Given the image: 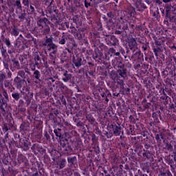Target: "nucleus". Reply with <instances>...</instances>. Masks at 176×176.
<instances>
[{
	"mask_svg": "<svg viewBox=\"0 0 176 176\" xmlns=\"http://www.w3.org/2000/svg\"><path fill=\"white\" fill-rule=\"evenodd\" d=\"M118 74L122 78V79H120L118 76H115V74H112L111 78L114 82L123 86V83H124V80L126 78V76H127V70L125 68L120 69L118 70Z\"/></svg>",
	"mask_w": 176,
	"mask_h": 176,
	"instance_id": "nucleus-1",
	"label": "nucleus"
},
{
	"mask_svg": "<svg viewBox=\"0 0 176 176\" xmlns=\"http://www.w3.org/2000/svg\"><path fill=\"white\" fill-rule=\"evenodd\" d=\"M134 6L138 10H141V9H145L146 6L142 3V0H137L134 3Z\"/></svg>",
	"mask_w": 176,
	"mask_h": 176,
	"instance_id": "nucleus-2",
	"label": "nucleus"
},
{
	"mask_svg": "<svg viewBox=\"0 0 176 176\" xmlns=\"http://www.w3.org/2000/svg\"><path fill=\"white\" fill-rule=\"evenodd\" d=\"M129 47L131 50H135V48L137 47V41H135V39L132 38L130 40Z\"/></svg>",
	"mask_w": 176,
	"mask_h": 176,
	"instance_id": "nucleus-3",
	"label": "nucleus"
},
{
	"mask_svg": "<svg viewBox=\"0 0 176 176\" xmlns=\"http://www.w3.org/2000/svg\"><path fill=\"white\" fill-rule=\"evenodd\" d=\"M113 130L114 135H116V137L120 135V128L119 126H116L115 128H113Z\"/></svg>",
	"mask_w": 176,
	"mask_h": 176,
	"instance_id": "nucleus-4",
	"label": "nucleus"
},
{
	"mask_svg": "<svg viewBox=\"0 0 176 176\" xmlns=\"http://www.w3.org/2000/svg\"><path fill=\"white\" fill-rule=\"evenodd\" d=\"M65 78H63V82H68L69 80H71V78H72V74H68L67 73L64 74Z\"/></svg>",
	"mask_w": 176,
	"mask_h": 176,
	"instance_id": "nucleus-5",
	"label": "nucleus"
},
{
	"mask_svg": "<svg viewBox=\"0 0 176 176\" xmlns=\"http://www.w3.org/2000/svg\"><path fill=\"white\" fill-rule=\"evenodd\" d=\"M67 166V160H60L59 163V167L60 168H64Z\"/></svg>",
	"mask_w": 176,
	"mask_h": 176,
	"instance_id": "nucleus-6",
	"label": "nucleus"
},
{
	"mask_svg": "<svg viewBox=\"0 0 176 176\" xmlns=\"http://www.w3.org/2000/svg\"><path fill=\"white\" fill-rule=\"evenodd\" d=\"M67 162L68 163H72V164H74V163L76 162V157H69L67 158Z\"/></svg>",
	"mask_w": 176,
	"mask_h": 176,
	"instance_id": "nucleus-7",
	"label": "nucleus"
},
{
	"mask_svg": "<svg viewBox=\"0 0 176 176\" xmlns=\"http://www.w3.org/2000/svg\"><path fill=\"white\" fill-rule=\"evenodd\" d=\"M52 45V38H47L44 43V46H50Z\"/></svg>",
	"mask_w": 176,
	"mask_h": 176,
	"instance_id": "nucleus-8",
	"label": "nucleus"
},
{
	"mask_svg": "<svg viewBox=\"0 0 176 176\" xmlns=\"http://www.w3.org/2000/svg\"><path fill=\"white\" fill-rule=\"evenodd\" d=\"M76 67H79L82 65V58H78V61L74 63Z\"/></svg>",
	"mask_w": 176,
	"mask_h": 176,
	"instance_id": "nucleus-9",
	"label": "nucleus"
},
{
	"mask_svg": "<svg viewBox=\"0 0 176 176\" xmlns=\"http://www.w3.org/2000/svg\"><path fill=\"white\" fill-rule=\"evenodd\" d=\"M155 140L157 141V142H160V141H162V140H163V135H156Z\"/></svg>",
	"mask_w": 176,
	"mask_h": 176,
	"instance_id": "nucleus-10",
	"label": "nucleus"
},
{
	"mask_svg": "<svg viewBox=\"0 0 176 176\" xmlns=\"http://www.w3.org/2000/svg\"><path fill=\"white\" fill-rule=\"evenodd\" d=\"M171 9H174V8H173V6H168L166 7V12L167 16H168V12H171Z\"/></svg>",
	"mask_w": 176,
	"mask_h": 176,
	"instance_id": "nucleus-11",
	"label": "nucleus"
},
{
	"mask_svg": "<svg viewBox=\"0 0 176 176\" xmlns=\"http://www.w3.org/2000/svg\"><path fill=\"white\" fill-rule=\"evenodd\" d=\"M34 76L36 78V79H39L40 73L39 71H35L34 73Z\"/></svg>",
	"mask_w": 176,
	"mask_h": 176,
	"instance_id": "nucleus-12",
	"label": "nucleus"
},
{
	"mask_svg": "<svg viewBox=\"0 0 176 176\" xmlns=\"http://www.w3.org/2000/svg\"><path fill=\"white\" fill-rule=\"evenodd\" d=\"M13 98H15V100H19L20 98V95L19 94H12Z\"/></svg>",
	"mask_w": 176,
	"mask_h": 176,
	"instance_id": "nucleus-13",
	"label": "nucleus"
},
{
	"mask_svg": "<svg viewBox=\"0 0 176 176\" xmlns=\"http://www.w3.org/2000/svg\"><path fill=\"white\" fill-rule=\"evenodd\" d=\"M60 45H65V38H62L60 41H59Z\"/></svg>",
	"mask_w": 176,
	"mask_h": 176,
	"instance_id": "nucleus-14",
	"label": "nucleus"
},
{
	"mask_svg": "<svg viewBox=\"0 0 176 176\" xmlns=\"http://www.w3.org/2000/svg\"><path fill=\"white\" fill-rule=\"evenodd\" d=\"M50 46L51 49H53L54 50H56V49H57V46H56V45L54 44H51Z\"/></svg>",
	"mask_w": 176,
	"mask_h": 176,
	"instance_id": "nucleus-15",
	"label": "nucleus"
},
{
	"mask_svg": "<svg viewBox=\"0 0 176 176\" xmlns=\"http://www.w3.org/2000/svg\"><path fill=\"white\" fill-rule=\"evenodd\" d=\"M5 43L7 46H10V41L8 39L5 40Z\"/></svg>",
	"mask_w": 176,
	"mask_h": 176,
	"instance_id": "nucleus-16",
	"label": "nucleus"
},
{
	"mask_svg": "<svg viewBox=\"0 0 176 176\" xmlns=\"http://www.w3.org/2000/svg\"><path fill=\"white\" fill-rule=\"evenodd\" d=\"M16 6H17L18 8H21V6H20V5H21V3H20L19 1H17L16 3Z\"/></svg>",
	"mask_w": 176,
	"mask_h": 176,
	"instance_id": "nucleus-17",
	"label": "nucleus"
},
{
	"mask_svg": "<svg viewBox=\"0 0 176 176\" xmlns=\"http://www.w3.org/2000/svg\"><path fill=\"white\" fill-rule=\"evenodd\" d=\"M85 8H89V6H90V3L86 2V1H85Z\"/></svg>",
	"mask_w": 176,
	"mask_h": 176,
	"instance_id": "nucleus-18",
	"label": "nucleus"
},
{
	"mask_svg": "<svg viewBox=\"0 0 176 176\" xmlns=\"http://www.w3.org/2000/svg\"><path fill=\"white\" fill-rule=\"evenodd\" d=\"M41 23H43V24H45V22L42 21H39L38 22V25H40V26H42V24Z\"/></svg>",
	"mask_w": 176,
	"mask_h": 176,
	"instance_id": "nucleus-19",
	"label": "nucleus"
},
{
	"mask_svg": "<svg viewBox=\"0 0 176 176\" xmlns=\"http://www.w3.org/2000/svg\"><path fill=\"white\" fill-rule=\"evenodd\" d=\"M163 2H164V3H168V2H171V0H163Z\"/></svg>",
	"mask_w": 176,
	"mask_h": 176,
	"instance_id": "nucleus-20",
	"label": "nucleus"
},
{
	"mask_svg": "<svg viewBox=\"0 0 176 176\" xmlns=\"http://www.w3.org/2000/svg\"><path fill=\"white\" fill-rule=\"evenodd\" d=\"M168 149H173V146H171V144H168Z\"/></svg>",
	"mask_w": 176,
	"mask_h": 176,
	"instance_id": "nucleus-21",
	"label": "nucleus"
},
{
	"mask_svg": "<svg viewBox=\"0 0 176 176\" xmlns=\"http://www.w3.org/2000/svg\"><path fill=\"white\" fill-rule=\"evenodd\" d=\"M54 132L55 133L57 137H58V135L57 134V130L55 129V130L54 131Z\"/></svg>",
	"mask_w": 176,
	"mask_h": 176,
	"instance_id": "nucleus-22",
	"label": "nucleus"
},
{
	"mask_svg": "<svg viewBox=\"0 0 176 176\" xmlns=\"http://www.w3.org/2000/svg\"><path fill=\"white\" fill-rule=\"evenodd\" d=\"M110 52H111V53H113V52H115V50H113V48H111Z\"/></svg>",
	"mask_w": 176,
	"mask_h": 176,
	"instance_id": "nucleus-23",
	"label": "nucleus"
},
{
	"mask_svg": "<svg viewBox=\"0 0 176 176\" xmlns=\"http://www.w3.org/2000/svg\"><path fill=\"white\" fill-rule=\"evenodd\" d=\"M116 56H120V52H116Z\"/></svg>",
	"mask_w": 176,
	"mask_h": 176,
	"instance_id": "nucleus-24",
	"label": "nucleus"
},
{
	"mask_svg": "<svg viewBox=\"0 0 176 176\" xmlns=\"http://www.w3.org/2000/svg\"><path fill=\"white\" fill-rule=\"evenodd\" d=\"M31 10H34V7L32 6H30Z\"/></svg>",
	"mask_w": 176,
	"mask_h": 176,
	"instance_id": "nucleus-25",
	"label": "nucleus"
},
{
	"mask_svg": "<svg viewBox=\"0 0 176 176\" xmlns=\"http://www.w3.org/2000/svg\"><path fill=\"white\" fill-rule=\"evenodd\" d=\"M157 3L160 4V2H159V0H157Z\"/></svg>",
	"mask_w": 176,
	"mask_h": 176,
	"instance_id": "nucleus-26",
	"label": "nucleus"
},
{
	"mask_svg": "<svg viewBox=\"0 0 176 176\" xmlns=\"http://www.w3.org/2000/svg\"><path fill=\"white\" fill-rule=\"evenodd\" d=\"M37 60H39V57L38 56L37 57Z\"/></svg>",
	"mask_w": 176,
	"mask_h": 176,
	"instance_id": "nucleus-27",
	"label": "nucleus"
}]
</instances>
